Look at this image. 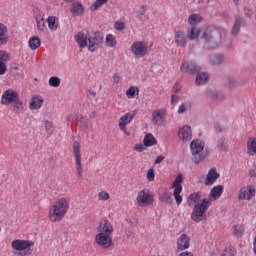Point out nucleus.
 <instances>
[{"instance_id": "obj_15", "label": "nucleus", "mask_w": 256, "mask_h": 256, "mask_svg": "<svg viewBox=\"0 0 256 256\" xmlns=\"http://www.w3.org/2000/svg\"><path fill=\"white\" fill-rule=\"evenodd\" d=\"M255 196V188L253 186L242 187L238 194L240 201H251V198Z\"/></svg>"}, {"instance_id": "obj_28", "label": "nucleus", "mask_w": 256, "mask_h": 256, "mask_svg": "<svg viewBox=\"0 0 256 256\" xmlns=\"http://www.w3.org/2000/svg\"><path fill=\"white\" fill-rule=\"evenodd\" d=\"M209 81V73L198 72L196 75V85H205Z\"/></svg>"}, {"instance_id": "obj_51", "label": "nucleus", "mask_w": 256, "mask_h": 256, "mask_svg": "<svg viewBox=\"0 0 256 256\" xmlns=\"http://www.w3.org/2000/svg\"><path fill=\"white\" fill-rule=\"evenodd\" d=\"M147 180L148 181H155V170L153 168H150L146 174Z\"/></svg>"}, {"instance_id": "obj_16", "label": "nucleus", "mask_w": 256, "mask_h": 256, "mask_svg": "<svg viewBox=\"0 0 256 256\" xmlns=\"http://www.w3.org/2000/svg\"><path fill=\"white\" fill-rule=\"evenodd\" d=\"M167 111L165 109H158L152 112L153 125H163L165 123V116Z\"/></svg>"}, {"instance_id": "obj_33", "label": "nucleus", "mask_w": 256, "mask_h": 256, "mask_svg": "<svg viewBox=\"0 0 256 256\" xmlns=\"http://www.w3.org/2000/svg\"><path fill=\"white\" fill-rule=\"evenodd\" d=\"M244 233H245V228L242 225H234L232 227V234L234 235V237L241 239Z\"/></svg>"}, {"instance_id": "obj_46", "label": "nucleus", "mask_w": 256, "mask_h": 256, "mask_svg": "<svg viewBox=\"0 0 256 256\" xmlns=\"http://www.w3.org/2000/svg\"><path fill=\"white\" fill-rule=\"evenodd\" d=\"M217 149L220 151H227V144H225V138H221L217 144Z\"/></svg>"}, {"instance_id": "obj_64", "label": "nucleus", "mask_w": 256, "mask_h": 256, "mask_svg": "<svg viewBox=\"0 0 256 256\" xmlns=\"http://www.w3.org/2000/svg\"><path fill=\"white\" fill-rule=\"evenodd\" d=\"M249 175H250V177H255L256 171L255 170H250Z\"/></svg>"}, {"instance_id": "obj_57", "label": "nucleus", "mask_w": 256, "mask_h": 256, "mask_svg": "<svg viewBox=\"0 0 256 256\" xmlns=\"http://www.w3.org/2000/svg\"><path fill=\"white\" fill-rule=\"evenodd\" d=\"M216 101H225V95L219 91H216Z\"/></svg>"}, {"instance_id": "obj_12", "label": "nucleus", "mask_w": 256, "mask_h": 256, "mask_svg": "<svg viewBox=\"0 0 256 256\" xmlns=\"http://www.w3.org/2000/svg\"><path fill=\"white\" fill-rule=\"evenodd\" d=\"M180 70L182 73H189L190 75H195V73L201 72V66L197 65V63L193 61H186L182 63Z\"/></svg>"}, {"instance_id": "obj_24", "label": "nucleus", "mask_w": 256, "mask_h": 256, "mask_svg": "<svg viewBox=\"0 0 256 256\" xmlns=\"http://www.w3.org/2000/svg\"><path fill=\"white\" fill-rule=\"evenodd\" d=\"M43 99L41 96H34L31 99L30 105H29V109L33 110H37V109H41V107H43Z\"/></svg>"}, {"instance_id": "obj_5", "label": "nucleus", "mask_w": 256, "mask_h": 256, "mask_svg": "<svg viewBox=\"0 0 256 256\" xmlns=\"http://www.w3.org/2000/svg\"><path fill=\"white\" fill-rule=\"evenodd\" d=\"M205 142L200 139L193 140L190 144V151L192 153V161L196 165L201 163L206 157L205 153Z\"/></svg>"}, {"instance_id": "obj_20", "label": "nucleus", "mask_w": 256, "mask_h": 256, "mask_svg": "<svg viewBox=\"0 0 256 256\" xmlns=\"http://www.w3.org/2000/svg\"><path fill=\"white\" fill-rule=\"evenodd\" d=\"M245 19L241 16H235L234 24L231 29V35L237 36L241 32V27H244Z\"/></svg>"}, {"instance_id": "obj_36", "label": "nucleus", "mask_w": 256, "mask_h": 256, "mask_svg": "<svg viewBox=\"0 0 256 256\" xmlns=\"http://www.w3.org/2000/svg\"><path fill=\"white\" fill-rule=\"evenodd\" d=\"M13 111L17 115H20V113L25 111V108L23 107V101H21L19 98L13 104Z\"/></svg>"}, {"instance_id": "obj_7", "label": "nucleus", "mask_w": 256, "mask_h": 256, "mask_svg": "<svg viewBox=\"0 0 256 256\" xmlns=\"http://www.w3.org/2000/svg\"><path fill=\"white\" fill-rule=\"evenodd\" d=\"M104 35L100 31L94 32L88 37V51L95 53L100 45H103Z\"/></svg>"}, {"instance_id": "obj_39", "label": "nucleus", "mask_w": 256, "mask_h": 256, "mask_svg": "<svg viewBox=\"0 0 256 256\" xmlns=\"http://www.w3.org/2000/svg\"><path fill=\"white\" fill-rule=\"evenodd\" d=\"M202 18L199 14H191L188 18V22L190 25H197V23H201Z\"/></svg>"}, {"instance_id": "obj_19", "label": "nucleus", "mask_w": 256, "mask_h": 256, "mask_svg": "<svg viewBox=\"0 0 256 256\" xmlns=\"http://www.w3.org/2000/svg\"><path fill=\"white\" fill-rule=\"evenodd\" d=\"M70 13L73 17H79V15H83V13H85V7L79 1L72 2L70 6Z\"/></svg>"}, {"instance_id": "obj_3", "label": "nucleus", "mask_w": 256, "mask_h": 256, "mask_svg": "<svg viewBox=\"0 0 256 256\" xmlns=\"http://www.w3.org/2000/svg\"><path fill=\"white\" fill-rule=\"evenodd\" d=\"M225 33V29L221 27H207L201 35L205 49H218V47H221Z\"/></svg>"}, {"instance_id": "obj_18", "label": "nucleus", "mask_w": 256, "mask_h": 256, "mask_svg": "<svg viewBox=\"0 0 256 256\" xmlns=\"http://www.w3.org/2000/svg\"><path fill=\"white\" fill-rule=\"evenodd\" d=\"M191 245V238L187 234H182L177 240V249L178 251H185L189 249Z\"/></svg>"}, {"instance_id": "obj_43", "label": "nucleus", "mask_w": 256, "mask_h": 256, "mask_svg": "<svg viewBox=\"0 0 256 256\" xmlns=\"http://www.w3.org/2000/svg\"><path fill=\"white\" fill-rule=\"evenodd\" d=\"M49 85L50 87H59V85H61V78L57 77V76H52L49 79Z\"/></svg>"}, {"instance_id": "obj_63", "label": "nucleus", "mask_w": 256, "mask_h": 256, "mask_svg": "<svg viewBox=\"0 0 256 256\" xmlns=\"http://www.w3.org/2000/svg\"><path fill=\"white\" fill-rule=\"evenodd\" d=\"M95 95H97V93L93 90H89L88 91V97H95Z\"/></svg>"}, {"instance_id": "obj_58", "label": "nucleus", "mask_w": 256, "mask_h": 256, "mask_svg": "<svg viewBox=\"0 0 256 256\" xmlns=\"http://www.w3.org/2000/svg\"><path fill=\"white\" fill-rule=\"evenodd\" d=\"M120 81H121V76H119V74H114L113 85H117Z\"/></svg>"}, {"instance_id": "obj_4", "label": "nucleus", "mask_w": 256, "mask_h": 256, "mask_svg": "<svg viewBox=\"0 0 256 256\" xmlns=\"http://www.w3.org/2000/svg\"><path fill=\"white\" fill-rule=\"evenodd\" d=\"M69 211V200L67 198H59L49 209L48 218L51 223H59L67 215Z\"/></svg>"}, {"instance_id": "obj_17", "label": "nucleus", "mask_w": 256, "mask_h": 256, "mask_svg": "<svg viewBox=\"0 0 256 256\" xmlns=\"http://www.w3.org/2000/svg\"><path fill=\"white\" fill-rule=\"evenodd\" d=\"M178 137L183 143H188L191 139H193L191 126H183L178 131Z\"/></svg>"}, {"instance_id": "obj_38", "label": "nucleus", "mask_w": 256, "mask_h": 256, "mask_svg": "<svg viewBox=\"0 0 256 256\" xmlns=\"http://www.w3.org/2000/svg\"><path fill=\"white\" fill-rule=\"evenodd\" d=\"M109 0H96L91 6L90 11H97V9H101L103 5H105Z\"/></svg>"}, {"instance_id": "obj_27", "label": "nucleus", "mask_w": 256, "mask_h": 256, "mask_svg": "<svg viewBox=\"0 0 256 256\" xmlns=\"http://www.w3.org/2000/svg\"><path fill=\"white\" fill-rule=\"evenodd\" d=\"M75 41L78 43L81 49L87 47V36H85V33L78 32L75 36Z\"/></svg>"}, {"instance_id": "obj_45", "label": "nucleus", "mask_w": 256, "mask_h": 256, "mask_svg": "<svg viewBox=\"0 0 256 256\" xmlns=\"http://www.w3.org/2000/svg\"><path fill=\"white\" fill-rule=\"evenodd\" d=\"M145 13H147V6H141L137 12V19L143 21V15H145Z\"/></svg>"}, {"instance_id": "obj_49", "label": "nucleus", "mask_w": 256, "mask_h": 256, "mask_svg": "<svg viewBox=\"0 0 256 256\" xmlns=\"http://www.w3.org/2000/svg\"><path fill=\"white\" fill-rule=\"evenodd\" d=\"M187 107H191V103H182L178 108L179 115H183L187 111Z\"/></svg>"}, {"instance_id": "obj_42", "label": "nucleus", "mask_w": 256, "mask_h": 256, "mask_svg": "<svg viewBox=\"0 0 256 256\" xmlns=\"http://www.w3.org/2000/svg\"><path fill=\"white\" fill-rule=\"evenodd\" d=\"M235 255H237V251L232 246L225 248L221 254V256H235Z\"/></svg>"}, {"instance_id": "obj_22", "label": "nucleus", "mask_w": 256, "mask_h": 256, "mask_svg": "<svg viewBox=\"0 0 256 256\" xmlns=\"http://www.w3.org/2000/svg\"><path fill=\"white\" fill-rule=\"evenodd\" d=\"M9 41V29L5 24L0 23V45H7Z\"/></svg>"}, {"instance_id": "obj_52", "label": "nucleus", "mask_w": 256, "mask_h": 256, "mask_svg": "<svg viewBox=\"0 0 256 256\" xmlns=\"http://www.w3.org/2000/svg\"><path fill=\"white\" fill-rule=\"evenodd\" d=\"M79 123L80 129L82 131H87V129H89V124H87V120H85L84 118H80Z\"/></svg>"}, {"instance_id": "obj_23", "label": "nucleus", "mask_w": 256, "mask_h": 256, "mask_svg": "<svg viewBox=\"0 0 256 256\" xmlns=\"http://www.w3.org/2000/svg\"><path fill=\"white\" fill-rule=\"evenodd\" d=\"M174 41L178 47H186L187 46V36L185 33L178 31L174 35Z\"/></svg>"}, {"instance_id": "obj_30", "label": "nucleus", "mask_w": 256, "mask_h": 256, "mask_svg": "<svg viewBox=\"0 0 256 256\" xmlns=\"http://www.w3.org/2000/svg\"><path fill=\"white\" fill-rule=\"evenodd\" d=\"M28 45L32 51H35V49H39L41 47V38L38 36H33L29 39Z\"/></svg>"}, {"instance_id": "obj_35", "label": "nucleus", "mask_w": 256, "mask_h": 256, "mask_svg": "<svg viewBox=\"0 0 256 256\" xmlns=\"http://www.w3.org/2000/svg\"><path fill=\"white\" fill-rule=\"evenodd\" d=\"M247 151H248L249 155L256 154V138H250L247 141Z\"/></svg>"}, {"instance_id": "obj_29", "label": "nucleus", "mask_w": 256, "mask_h": 256, "mask_svg": "<svg viewBox=\"0 0 256 256\" xmlns=\"http://www.w3.org/2000/svg\"><path fill=\"white\" fill-rule=\"evenodd\" d=\"M144 147H153V145H157V139H155V136L153 134L148 133L144 137Z\"/></svg>"}, {"instance_id": "obj_47", "label": "nucleus", "mask_w": 256, "mask_h": 256, "mask_svg": "<svg viewBox=\"0 0 256 256\" xmlns=\"http://www.w3.org/2000/svg\"><path fill=\"white\" fill-rule=\"evenodd\" d=\"M235 85H237V80L233 77H229L226 82V87H228V89H233Z\"/></svg>"}, {"instance_id": "obj_50", "label": "nucleus", "mask_w": 256, "mask_h": 256, "mask_svg": "<svg viewBox=\"0 0 256 256\" xmlns=\"http://www.w3.org/2000/svg\"><path fill=\"white\" fill-rule=\"evenodd\" d=\"M99 201H109V194L105 191H101L98 194Z\"/></svg>"}, {"instance_id": "obj_40", "label": "nucleus", "mask_w": 256, "mask_h": 256, "mask_svg": "<svg viewBox=\"0 0 256 256\" xmlns=\"http://www.w3.org/2000/svg\"><path fill=\"white\" fill-rule=\"evenodd\" d=\"M126 95H127L128 99H133L135 97V95H139V88H137L135 86H131L126 91Z\"/></svg>"}, {"instance_id": "obj_55", "label": "nucleus", "mask_w": 256, "mask_h": 256, "mask_svg": "<svg viewBox=\"0 0 256 256\" xmlns=\"http://www.w3.org/2000/svg\"><path fill=\"white\" fill-rule=\"evenodd\" d=\"M134 151H137L138 153H143L145 151V146L143 144H136L134 146Z\"/></svg>"}, {"instance_id": "obj_25", "label": "nucleus", "mask_w": 256, "mask_h": 256, "mask_svg": "<svg viewBox=\"0 0 256 256\" xmlns=\"http://www.w3.org/2000/svg\"><path fill=\"white\" fill-rule=\"evenodd\" d=\"M35 21L38 31H45V19L41 16V12L39 10L35 11Z\"/></svg>"}, {"instance_id": "obj_37", "label": "nucleus", "mask_w": 256, "mask_h": 256, "mask_svg": "<svg viewBox=\"0 0 256 256\" xmlns=\"http://www.w3.org/2000/svg\"><path fill=\"white\" fill-rule=\"evenodd\" d=\"M225 60V55L223 54H215L210 57V61L213 65H221Z\"/></svg>"}, {"instance_id": "obj_11", "label": "nucleus", "mask_w": 256, "mask_h": 256, "mask_svg": "<svg viewBox=\"0 0 256 256\" xmlns=\"http://www.w3.org/2000/svg\"><path fill=\"white\" fill-rule=\"evenodd\" d=\"M135 115H137V110H133L132 112H127L126 114L122 115L119 119V128L123 131V133H126V135H129L127 133V125L133 121Z\"/></svg>"}, {"instance_id": "obj_60", "label": "nucleus", "mask_w": 256, "mask_h": 256, "mask_svg": "<svg viewBox=\"0 0 256 256\" xmlns=\"http://www.w3.org/2000/svg\"><path fill=\"white\" fill-rule=\"evenodd\" d=\"M126 237L127 239H134L135 238V232L128 230L126 231Z\"/></svg>"}, {"instance_id": "obj_34", "label": "nucleus", "mask_w": 256, "mask_h": 256, "mask_svg": "<svg viewBox=\"0 0 256 256\" xmlns=\"http://www.w3.org/2000/svg\"><path fill=\"white\" fill-rule=\"evenodd\" d=\"M46 21L48 23V29H50V31H57L59 27V24H57V17L49 16Z\"/></svg>"}, {"instance_id": "obj_1", "label": "nucleus", "mask_w": 256, "mask_h": 256, "mask_svg": "<svg viewBox=\"0 0 256 256\" xmlns=\"http://www.w3.org/2000/svg\"><path fill=\"white\" fill-rule=\"evenodd\" d=\"M199 201H201V203H199ZM187 203L188 207L194 206L191 219L194 223H201L211 205V199L204 198L201 200V192H194L188 196Z\"/></svg>"}, {"instance_id": "obj_53", "label": "nucleus", "mask_w": 256, "mask_h": 256, "mask_svg": "<svg viewBox=\"0 0 256 256\" xmlns=\"http://www.w3.org/2000/svg\"><path fill=\"white\" fill-rule=\"evenodd\" d=\"M7 73V65L5 62L0 61V75H5Z\"/></svg>"}, {"instance_id": "obj_61", "label": "nucleus", "mask_w": 256, "mask_h": 256, "mask_svg": "<svg viewBox=\"0 0 256 256\" xmlns=\"http://www.w3.org/2000/svg\"><path fill=\"white\" fill-rule=\"evenodd\" d=\"M179 102V96L173 94L171 97V103H177Z\"/></svg>"}, {"instance_id": "obj_48", "label": "nucleus", "mask_w": 256, "mask_h": 256, "mask_svg": "<svg viewBox=\"0 0 256 256\" xmlns=\"http://www.w3.org/2000/svg\"><path fill=\"white\" fill-rule=\"evenodd\" d=\"M114 28L116 29V31H125V22L116 21L114 23Z\"/></svg>"}, {"instance_id": "obj_41", "label": "nucleus", "mask_w": 256, "mask_h": 256, "mask_svg": "<svg viewBox=\"0 0 256 256\" xmlns=\"http://www.w3.org/2000/svg\"><path fill=\"white\" fill-rule=\"evenodd\" d=\"M106 45L107 47H115L117 45V40L113 36V34H108L106 36Z\"/></svg>"}, {"instance_id": "obj_56", "label": "nucleus", "mask_w": 256, "mask_h": 256, "mask_svg": "<svg viewBox=\"0 0 256 256\" xmlns=\"http://www.w3.org/2000/svg\"><path fill=\"white\" fill-rule=\"evenodd\" d=\"M244 15L245 17H248L249 19H251V17H253V10H251V8H244Z\"/></svg>"}, {"instance_id": "obj_59", "label": "nucleus", "mask_w": 256, "mask_h": 256, "mask_svg": "<svg viewBox=\"0 0 256 256\" xmlns=\"http://www.w3.org/2000/svg\"><path fill=\"white\" fill-rule=\"evenodd\" d=\"M165 160V157L160 155V156H157L154 163L155 165H159V163H163V161Z\"/></svg>"}, {"instance_id": "obj_62", "label": "nucleus", "mask_w": 256, "mask_h": 256, "mask_svg": "<svg viewBox=\"0 0 256 256\" xmlns=\"http://www.w3.org/2000/svg\"><path fill=\"white\" fill-rule=\"evenodd\" d=\"M173 89H174V93H179V91H181V85L175 84Z\"/></svg>"}, {"instance_id": "obj_9", "label": "nucleus", "mask_w": 256, "mask_h": 256, "mask_svg": "<svg viewBox=\"0 0 256 256\" xmlns=\"http://www.w3.org/2000/svg\"><path fill=\"white\" fill-rule=\"evenodd\" d=\"M73 153L76 161L78 179H83V164L81 163V144L78 141L73 143Z\"/></svg>"}, {"instance_id": "obj_54", "label": "nucleus", "mask_w": 256, "mask_h": 256, "mask_svg": "<svg viewBox=\"0 0 256 256\" xmlns=\"http://www.w3.org/2000/svg\"><path fill=\"white\" fill-rule=\"evenodd\" d=\"M0 61H2V63H5V61H9V55L4 51H0Z\"/></svg>"}, {"instance_id": "obj_14", "label": "nucleus", "mask_w": 256, "mask_h": 256, "mask_svg": "<svg viewBox=\"0 0 256 256\" xmlns=\"http://www.w3.org/2000/svg\"><path fill=\"white\" fill-rule=\"evenodd\" d=\"M131 51L135 57H145L147 55V45L143 42H134Z\"/></svg>"}, {"instance_id": "obj_2", "label": "nucleus", "mask_w": 256, "mask_h": 256, "mask_svg": "<svg viewBox=\"0 0 256 256\" xmlns=\"http://www.w3.org/2000/svg\"><path fill=\"white\" fill-rule=\"evenodd\" d=\"M95 241L102 249H109L113 245V224L102 219L96 228Z\"/></svg>"}, {"instance_id": "obj_10", "label": "nucleus", "mask_w": 256, "mask_h": 256, "mask_svg": "<svg viewBox=\"0 0 256 256\" xmlns=\"http://www.w3.org/2000/svg\"><path fill=\"white\" fill-rule=\"evenodd\" d=\"M136 201L139 207H147V205H151L153 203V195L151 191L145 189L138 192Z\"/></svg>"}, {"instance_id": "obj_44", "label": "nucleus", "mask_w": 256, "mask_h": 256, "mask_svg": "<svg viewBox=\"0 0 256 256\" xmlns=\"http://www.w3.org/2000/svg\"><path fill=\"white\" fill-rule=\"evenodd\" d=\"M45 131L48 135H53V122L45 120Z\"/></svg>"}, {"instance_id": "obj_13", "label": "nucleus", "mask_w": 256, "mask_h": 256, "mask_svg": "<svg viewBox=\"0 0 256 256\" xmlns=\"http://www.w3.org/2000/svg\"><path fill=\"white\" fill-rule=\"evenodd\" d=\"M19 98V94H17L14 90H6L1 97L2 105H11Z\"/></svg>"}, {"instance_id": "obj_21", "label": "nucleus", "mask_w": 256, "mask_h": 256, "mask_svg": "<svg viewBox=\"0 0 256 256\" xmlns=\"http://www.w3.org/2000/svg\"><path fill=\"white\" fill-rule=\"evenodd\" d=\"M219 177L221 175L217 172V169L211 168L206 175L205 185H213Z\"/></svg>"}, {"instance_id": "obj_26", "label": "nucleus", "mask_w": 256, "mask_h": 256, "mask_svg": "<svg viewBox=\"0 0 256 256\" xmlns=\"http://www.w3.org/2000/svg\"><path fill=\"white\" fill-rule=\"evenodd\" d=\"M223 185H217L214 186L211 190H210V197H212V199H214V201H217V199H219V197H221V195H223Z\"/></svg>"}, {"instance_id": "obj_32", "label": "nucleus", "mask_w": 256, "mask_h": 256, "mask_svg": "<svg viewBox=\"0 0 256 256\" xmlns=\"http://www.w3.org/2000/svg\"><path fill=\"white\" fill-rule=\"evenodd\" d=\"M201 34V30L199 28L192 27L187 31V37L190 41H195V39H199V35Z\"/></svg>"}, {"instance_id": "obj_31", "label": "nucleus", "mask_w": 256, "mask_h": 256, "mask_svg": "<svg viewBox=\"0 0 256 256\" xmlns=\"http://www.w3.org/2000/svg\"><path fill=\"white\" fill-rule=\"evenodd\" d=\"M160 201L161 203H165V205L171 207V205H173V194H171V192L163 193L160 196Z\"/></svg>"}, {"instance_id": "obj_8", "label": "nucleus", "mask_w": 256, "mask_h": 256, "mask_svg": "<svg viewBox=\"0 0 256 256\" xmlns=\"http://www.w3.org/2000/svg\"><path fill=\"white\" fill-rule=\"evenodd\" d=\"M181 183H183V175L178 174L174 182L172 183V187L174 188V191H173L174 199L178 206L181 205V203H183V196H181V192L183 191V186L181 185Z\"/></svg>"}, {"instance_id": "obj_6", "label": "nucleus", "mask_w": 256, "mask_h": 256, "mask_svg": "<svg viewBox=\"0 0 256 256\" xmlns=\"http://www.w3.org/2000/svg\"><path fill=\"white\" fill-rule=\"evenodd\" d=\"M11 247L15 251H24L19 252V256H27L33 253V250H31V247H33V242L29 240H14L12 241Z\"/></svg>"}]
</instances>
